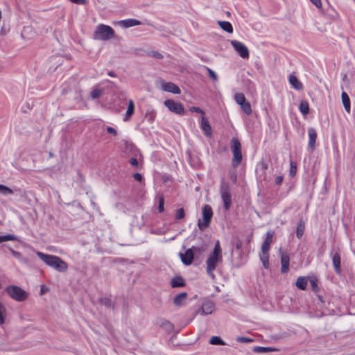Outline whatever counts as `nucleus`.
<instances>
[{
	"instance_id": "1",
	"label": "nucleus",
	"mask_w": 355,
	"mask_h": 355,
	"mask_svg": "<svg viewBox=\"0 0 355 355\" xmlns=\"http://www.w3.org/2000/svg\"><path fill=\"white\" fill-rule=\"evenodd\" d=\"M36 254L45 263L53 268L56 270L62 272H65L67 270V264L60 257L44 254L42 252H37Z\"/></svg>"
},
{
	"instance_id": "2",
	"label": "nucleus",
	"mask_w": 355,
	"mask_h": 355,
	"mask_svg": "<svg viewBox=\"0 0 355 355\" xmlns=\"http://www.w3.org/2000/svg\"><path fill=\"white\" fill-rule=\"evenodd\" d=\"M222 259L220 243L217 241L215 243L213 252L209 256L206 261L207 270L209 275L213 276V271L216 269L218 263L222 261Z\"/></svg>"
},
{
	"instance_id": "3",
	"label": "nucleus",
	"mask_w": 355,
	"mask_h": 355,
	"mask_svg": "<svg viewBox=\"0 0 355 355\" xmlns=\"http://www.w3.org/2000/svg\"><path fill=\"white\" fill-rule=\"evenodd\" d=\"M114 29L107 25L99 24L96 26L94 33V37L95 40L107 41L114 37Z\"/></svg>"
},
{
	"instance_id": "4",
	"label": "nucleus",
	"mask_w": 355,
	"mask_h": 355,
	"mask_svg": "<svg viewBox=\"0 0 355 355\" xmlns=\"http://www.w3.org/2000/svg\"><path fill=\"white\" fill-rule=\"evenodd\" d=\"M231 149L233 153L232 165L234 168H236L241 164L243 159L241 153V145L237 138H233L232 139Z\"/></svg>"
},
{
	"instance_id": "5",
	"label": "nucleus",
	"mask_w": 355,
	"mask_h": 355,
	"mask_svg": "<svg viewBox=\"0 0 355 355\" xmlns=\"http://www.w3.org/2000/svg\"><path fill=\"white\" fill-rule=\"evenodd\" d=\"M213 216L212 209L210 205H205L202 207V220H198V226L201 230L207 228L211 222Z\"/></svg>"
},
{
	"instance_id": "6",
	"label": "nucleus",
	"mask_w": 355,
	"mask_h": 355,
	"mask_svg": "<svg viewBox=\"0 0 355 355\" xmlns=\"http://www.w3.org/2000/svg\"><path fill=\"white\" fill-rule=\"evenodd\" d=\"M220 193L223 202L224 204V208L225 210H228L232 205V196L230 187L227 183L223 182L220 184Z\"/></svg>"
},
{
	"instance_id": "7",
	"label": "nucleus",
	"mask_w": 355,
	"mask_h": 355,
	"mask_svg": "<svg viewBox=\"0 0 355 355\" xmlns=\"http://www.w3.org/2000/svg\"><path fill=\"white\" fill-rule=\"evenodd\" d=\"M164 105L171 112L179 115H183L184 114V106L178 101L172 99H167L164 101Z\"/></svg>"
},
{
	"instance_id": "8",
	"label": "nucleus",
	"mask_w": 355,
	"mask_h": 355,
	"mask_svg": "<svg viewBox=\"0 0 355 355\" xmlns=\"http://www.w3.org/2000/svg\"><path fill=\"white\" fill-rule=\"evenodd\" d=\"M231 44L236 53L243 59L249 58V51L247 46L242 42L237 40H232Z\"/></svg>"
},
{
	"instance_id": "9",
	"label": "nucleus",
	"mask_w": 355,
	"mask_h": 355,
	"mask_svg": "<svg viewBox=\"0 0 355 355\" xmlns=\"http://www.w3.org/2000/svg\"><path fill=\"white\" fill-rule=\"evenodd\" d=\"M331 257L332 259L333 266L335 270V272L337 274H340L341 272V266H340V256L338 251V249L333 248L331 251Z\"/></svg>"
},
{
	"instance_id": "10",
	"label": "nucleus",
	"mask_w": 355,
	"mask_h": 355,
	"mask_svg": "<svg viewBox=\"0 0 355 355\" xmlns=\"http://www.w3.org/2000/svg\"><path fill=\"white\" fill-rule=\"evenodd\" d=\"M8 295L16 301L25 300L28 293L25 290H6Z\"/></svg>"
},
{
	"instance_id": "11",
	"label": "nucleus",
	"mask_w": 355,
	"mask_h": 355,
	"mask_svg": "<svg viewBox=\"0 0 355 355\" xmlns=\"http://www.w3.org/2000/svg\"><path fill=\"white\" fill-rule=\"evenodd\" d=\"M161 88L162 90L166 92H170L174 94H180L181 92L179 87L173 83L171 82H164L162 81L161 83Z\"/></svg>"
},
{
	"instance_id": "12",
	"label": "nucleus",
	"mask_w": 355,
	"mask_h": 355,
	"mask_svg": "<svg viewBox=\"0 0 355 355\" xmlns=\"http://www.w3.org/2000/svg\"><path fill=\"white\" fill-rule=\"evenodd\" d=\"M122 28H127L141 24V21L136 19H126L114 23Z\"/></svg>"
},
{
	"instance_id": "13",
	"label": "nucleus",
	"mask_w": 355,
	"mask_h": 355,
	"mask_svg": "<svg viewBox=\"0 0 355 355\" xmlns=\"http://www.w3.org/2000/svg\"><path fill=\"white\" fill-rule=\"evenodd\" d=\"M279 254L281 256V272L282 273H287L289 269V256L287 254H284L282 248H279Z\"/></svg>"
},
{
	"instance_id": "14",
	"label": "nucleus",
	"mask_w": 355,
	"mask_h": 355,
	"mask_svg": "<svg viewBox=\"0 0 355 355\" xmlns=\"http://www.w3.org/2000/svg\"><path fill=\"white\" fill-rule=\"evenodd\" d=\"M214 309V305L211 302H205L200 309L198 310L197 313L200 315L211 314Z\"/></svg>"
},
{
	"instance_id": "15",
	"label": "nucleus",
	"mask_w": 355,
	"mask_h": 355,
	"mask_svg": "<svg viewBox=\"0 0 355 355\" xmlns=\"http://www.w3.org/2000/svg\"><path fill=\"white\" fill-rule=\"evenodd\" d=\"M200 128L202 130L205 135H206L208 137H211L212 135V130L211 127L207 119V118L205 116H202L201 117V124Z\"/></svg>"
},
{
	"instance_id": "16",
	"label": "nucleus",
	"mask_w": 355,
	"mask_h": 355,
	"mask_svg": "<svg viewBox=\"0 0 355 355\" xmlns=\"http://www.w3.org/2000/svg\"><path fill=\"white\" fill-rule=\"evenodd\" d=\"M188 295L186 292H182L176 295L173 299V304L178 307L182 306L187 304Z\"/></svg>"
},
{
	"instance_id": "17",
	"label": "nucleus",
	"mask_w": 355,
	"mask_h": 355,
	"mask_svg": "<svg viewBox=\"0 0 355 355\" xmlns=\"http://www.w3.org/2000/svg\"><path fill=\"white\" fill-rule=\"evenodd\" d=\"M180 256L182 262L187 266H189L192 263L194 257L193 254L189 249L187 250L184 254L180 253Z\"/></svg>"
},
{
	"instance_id": "18",
	"label": "nucleus",
	"mask_w": 355,
	"mask_h": 355,
	"mask_svg": "<svg viewBox=\"0 0 355 355\" xmlns=\"http://www.w3.org/2000/svg\"><path fill=\"white\" fill-rule=\"evenodd\" d=\"M309 135V147L313 150L315 148V142L317 139V132L313 128H309L308 129Z\"/></svg>"
},
{
	"instance_id": "19",
	"label": "nucleus",
	"mask_w": 355,
	"mask_h": 355,
	"mask_svg": "<svg viewBox=\"0 0 355 355\" xmlns=\"http://www.w3.org/2000/svg\"><path fill=\"white\" fill-rule=\"evenodd\" d=\"M135 112V103L132 99H129L128 101V108L126 112L123 116L124 121H128Z\"/></svg>"
},
{
	"instance_id": "20",
	"label": "nucleus",
	"mask_w": 355,
	"mask_h": 355,
	"mask_svg": "<svg viewBox=\"0 0 355 355\" xmlns=\"http://www.w3.org/2000/svg\"><path fill=\"white\" fill-rule=\"evenodd\" d=\"M288 82L292 85V87L296 90L300 91L303 89L302 83L297 79V78L295 75L289 76Z\"/></svg>"
},
{
	"instance_id": "21",
	"label": "nucleus",
	"mask_w": 355,
	"mask_h": 355,
	"mask_svg": "<svg viewBox=\"0 0 355 355\" xmlns=\"http://www.w3.org/2000/svg\"><path fill=\"white\" fill-rule=\"evenodd\" d=\"M341 98L345 110L347 112L349 113L351 110V104L348 94L345 92H343L341 94Z\"/></svg>"
},
{
	"instance_id": "22",
	"label": "nucleus",
	"mask_w": 355,
	"mask_h": 355,
	"mask_svg": "<svg viewBox=\"0 0 355 355\" xmlns=\"http://www.w3.org/2000/svg\"><path fill=\"white\" fill-rule=\"evenodd\" d=\"M218 24L219 25L220 28L223 29L224 31L228 33H233V27L230 22L227 21H218Z\"/></svg>"
},
{
	"instance_id": "23",
	"label": "nucleus",
	"mask_w": 355,
	"mask_h": 355,
	"mask_svg": "<svg viewBox=\"0 0 355 355\" xmlns=\"http://www.w3.org/2000/svg\"><path fill=\"white\" fill-rule=\"evenodd\" d=\"M171 285L173 288L183 287L185 286L184 280L181 276H175L171 279Z\"/></svg>"
},
{
	"instance_id": "24",
	"label": "nucleus",
	"mask_w": 355,
	"mask_h": 355,
	"mask_svg": "<svg viewBox=\"0 0 355 355\" xmlns=\"http://www.w3.org/2000/svg\"><path fill=\"white\" fill-rule=\"evenodd\" d=\"M308 284V276H300L297 278L295 286L297 288H306Z\"/></svg>"
},
{
	"instance_id": "25",
	"label": "nucleus",
	"mask_w": 355,
	"mask_h": 355,
	"mask_svg": "<svg viewBox=\"0 0 355 355\" xmlns=\"http://www.w3.org/2000/svg\"><path fill=\"white\" fill-rule=\"evenodd\" d=\"M299 110L303 115H307L309 113V105L306 101H301L299 105Z\"/></svg>"
},
{
	"instance_id": "26",
	"label": "nucleus",
	"mask_w": 355,
	"mask_h": 355,
	"mask_svg": "<svg viewBox=\"0 0 355 355\" xmlns=\"http://www.w3.org/2000/svg\"><path fill=\"white\" fill-rule=\"evenodd\" d=\"M260 260L262 262V264L265 268H269V254L261 252L260 254Z\"/></svg>"
},
{
	"instance_id": "27",
	"label": "nucleus",
	"mask_w": 355,
	"mask_h": 355,
	"mask_svg": "<svg viewBox=\"0 0 355 355\" xmlns=\"http://www.w3.org/2000/svg\"><path fill=\"white\" fill-rule=\"evenodd\" d=\"M6 318V309L3 303L0 301V325L4 324Z\"/></svg>"
},
{
	"instance_id": "28",
	"label": "nucleus",
	"mask_w": 355,
	"mask_h": 355,
	"mask_svg": "<svg viewBox=\"0 0 355 355\" xmlns=\"http://www.w3.org/2000/svg\"><path fill=\"white\" fill-rule=\"evenodd\" d=\"M189 250H191L193 255H200L205 250V247L203 245L199 246H192Z\"/></svg>"
},
{
	"instance_id": "29",
	"label": "nucleus",
	"mask_w": 355,
	"mask_h": 355,
	"mask_svg": "<svg viewBox=\"0 0 355 355\" xmlns=\"http://www.w3.org/2000/svg\"><path fill=\"white\" fill-rule=\"evenodd\" d=\"M304 225L302 221H300L297 224V228H296V236L298 239H301L303 236L304 231Z\"/></svg>"
},
{
	"instance_id": "30",
	"label": "nucleus",
	"mask_w": 355,
	"mask_h": 355,
	"mask_svg": "<svg viewBox=\"0 0 355 355\" xmlns=\"http://www.w3.org/2000/svg\"><path fill=\"white\" fill-rule=\"evenodd\" d=\"M308 282H309L311 288H318V279L316 276L313 275H309Z\"/></svg>"
},
{
	"instance_id": "31",
	"label": "nucleus",
	"mask_w": 355,
	"mask_h": 355,
	"mask_svg": "<svg viewBox=\"0 0 355 355\" xmlns=\"http://www.w3.org/2000/svg\"><path fill=\"white\" fill-rule=\"evenodd\" d=\"M234 100L236 102L237 104L239 105H242L243 103H245L246 98L243 93H236L234 94Z\"/></svg>"
},
{
	"instance_id": "32",
	"label": "nucleus",
	"mask_w": 355,
	"mask_h": 355,
	"mask_svg": "<svg viewBox=\"0 0 355 355\" xmlns=\"http://www.w3.org/2000/svg\"><path fill=\"white\" fill-rule=\"evenodd\" d=\"M240 106L243 112L245 113L247 115H250L252 114V110L251 105L248 101H246Z\"/></svg>"
},
{
	"instance_id": "33",
	"label": "nucleus",
	"mask_w": 355,
	"mask_h": 355,
	"mask_svg": "<svg viewBox=\"0 0 355 355\" xmlns=\"http://www.w3.org/2000/svg\"><path fill=\"white\" fill-rule=\"evenodd\" d=\"M209 343L211 345H225V343L218 336H212L210 338Z\"/></svg>"
},
{
	"instance_id": "34",
	"label": "nucleus",
	"mask_w": 355,
	"mask_h": 355,
	"mask_svg": "<svg viewBox=\"0 0 355 355\" xmlns=\"http://www.w3.org/2000/svg\"><path fill=\"white\" fill-rule=\"evenodd\" d=\"M17 237L14 234H6L0 236V243L8 241H17Z\"/></svg>"
},
{
	"instance_id": "35",
	"label": "nucleus",
	"mask_w": 355,
	"mask_h": 355,
	"mask_svg": "<svg viewBox=\"0 0 355 355\" xmlns=\"http://www.w3.org/2000/svg\"><path fill=\"white\" fill-rule=\"evenodd\" d=\"M100 302L103 305H104L105 306H106L107 308H113L114 307L113 302L109 297H103L101 299Z\"/></svg>"
},
{
	"instance_id": "36",
	"label": "nucleus",
	"mask_w": 355,
	"mask_h": 355,
	"mask_svg": "<svg viewBox=\"0 0 355 355\" xmlns=\"http://www.w3.org/2000/svg\"><path fill=\"white\" fill-rule=\"evenodd\" d=\"M0 193L6 196L12 194L13 191L9 187L0 184Z\"/></svg>"
},
{
	"instance_id": "37",
	"label": "nucleus",
	"mask_w": 355,
	"mask_h": 355,
	"mask_svg": "<svg viewBox=\"0 0 355 355\" xmlns=\"http://www.w3.org/2000/svg\"><path fill=\"white\" fill-rule=\"evenodd\" d=\"M103 91L98 88H94L90 93V96L93 99L98 98L102 94Z\"/></svg>"
},
{
	"instance_id": "38",
	"label": "nucleus",
	"mask_w": 355,
	"mask_h": 355,
	"mask_svg": "<svg viewBox=\"0 0 355 355\" xmlns=\"http://www.w3.org/2000/svg\"><path fill=\"white\" fill-rule=\"evenodd\" d=\"M205 68L207 71L209 77L212 80L216 81L218 80V76L216 73V72L207 67H205Z\"/></svg>"
},
{
	"instance_id": "39",
	"label": "nucleus",
	"mask_w": 355,
	"mask_h": 355,
	"mask_svg": "<svg viewBox=\"0 0 355 355\" xmlns=\"http://www.w3.org/2000/svg\"><path fill=\"white\" fill-rule=\"evenodd\" d=\"M164 198L162 196L159 197V205H158V211L162 213L164 210Z\"/></svg>"
},
{
	"instance_id": "40",
	"label": "nucleus",
	"mask_w": 355,
	"mask_h": 355,
	"mask_svg": "<svg viewBox=\"0 0 355 355\" xmlns=\"http://www.w3.org/2000/svg\"><path fill=\"white\" fill-rule=\"evenodd\" d=\"M273 235V232H268L266 234V238L263 242L270 245L272 241Z\"/></svg>"
},
{
	"instance_id": "41",
	"label": "nucleus",
	"mask_w": 355,
	"mask_h": 355,
	"mask_svg": "<svg viewBox=\"0 0 355 355\" xmlns=\"http://www.w3.org/2000/svg\"><path fill=\"white\" fill-rule=\"evenodd\" d=\"M184 210L183 208H180L176 211L175 218L177 220L182 219L184 217Z\"/></svg>"
},
{
	"instance_id": "42",
	"label": "nucleus",
	"mask_w": 355,
	"mask_h": 355,
	"mask_svg": "<svg viewBox=\"0 0 355 355\" xmlns=\"http://www.w3.org/2000/svg\"><path fill=\"white\" fill-rule=\"evenodd\" d=\"M254 351L257 352L265 353V352H272V351H273V349L268 348V347H257L254 349Z\"/></svg>"
},
{
	"instance_id": "43",
	"label": "nucleus",
	"mask_w": 355,
	"mask_h": 355,
	"mask_svg": "<svg viewBox=\"0 0 355 355\" xmlns=\"http://www.w3.org/2000/svg\"><path fill=\"white\" fill-rule=\"evenodd\" d=\"M190 111L192 112L200 113L201 114V117L202 116H205V112L199 107L193 106V107H190Z\"/></svg>"
},
{
	"instance_id": "44",
	"label": "nucleus",
	"mask_w": 355,
	"mask_h": 355,
	"mask_svg": "<svg viewBox=\"0 0 355 355\" xmlns=\"http://www.w3.org/2000/svg\"><path fill=\"white\" fill-rule=\"evenodd\" d=\"M297 168L293 165V162L291 163V168L289 170V174L291 177H294L296 174Z\"/></svg>"
},
{
	"instance_id": "45",
	"label": "nucleus",
	"mask_w": 355,
	"mask_h": 355,
	"mask_svg": "<svg viewBox=\"0 0 355 355\" xmlns=\"http://www.w3.org/2000/svg\"><path fill=\"white\" fill-rule=\"evenodd\" d=\"M270 245L268 243H263L261 245V252L268 253Z\"/></svg>"
},
{
	"instance_id": "46",
	"label": "nucleus",
	"mask_w": 355,
	"mask_h": 355,
	"mask_svg": "<svg viewBox=\"0 0 355 355\" xmlns=\"http://www.w3.org/2000/svg\"><path fill=\"white\" fill-rule=\"evenodd\" d=\"M236 340L238 342L244 343H250L252 341V339L247 338V337H238L236 338Z\"/></svg>"
},
{
	"instance_id": "47",
	"label": "nucleus",
	"mask_w": 355,
	"mask_h": 355,
	"mask_svg": "<svg viewBox=\"0 0 355 355\" xmlns=\"http://www.w3.org/2000/svg\"><path fill=\"white\" fill-rule=\"evenodd\" d=\"M106 131L109 133V134H111L114 136H116L117 135V131L115 128H112V127H110V126H108L106 128Z\"/></svg>"
},
{
	"instance_id": "48",
	"label": "nucleus",
	"mask_w": 355,
	"mask_h": 355,
	"mask_svg": "<svg viewBox=\"0 0 355 355\" xmlns=\"http://www.w3.org/2000/svg\"><path fill=\"white\" fill-rule=\"evenodd\" d=\"M315 7L317 8H321L322 7V3L320 0H309Z\"/></svg>"
},
{
	"instance_id": "49",
	"label": "nucleus",
	"mask_w": 355,
	"mask_h": 355,
	"mask_svg": "<svg viewBox=\"0 0 355 355\" xmlns=\"http://www.w3.org/2000/svg\"><path fill=\"white\" fill-rule=\"evenodd\" d=\"M315 7L317 8H321L322 7V3L320 0H309Z\"/></svg>"
},
{
	"instance_id": "50",
	"label": "nucleus",
	"mask_w": 355,
	"mask_h": 355,
	"mask_svg": "<svg viewBox=\"0 0 355 355\" xmlns=\"http://www.w3.org/2000/svg\"><path fill=\"white\" fill-rule=\"evenodd\" d=\"M283 176L282 175H278L275 180V183L276 185H280L283 182Z\"/></svg>"
},
{
	"instance_id": "51",
	"label": "nucleus",
	"mask_w": 355,
	"mask_h": 355,
	"mask_svg": "<svg viewBox=\"0 0 355 355\" xmlns=\"http://www.w3.org/2000/svg\"><path fill=\"white\" fill-rule=\"evenodd\" d=\"M259 166L263 172L268 168V164L264 162H260Z\"/></svg>"
},
{
	"instance_id": "52",
	"label": "nucleus",
	"mask_w": 355,
	"mask_h": 355,
	"mask_svg": "<svg viewBox=\"0 0 355 355\" xmlns=\"http://www.w3.org/2000/svg\"><path fill=\"white\" fill-rule=\"evenodd\" d=\"M130 163L132 166H135V167H137V166H138V165H139L138 160H137V158H135V157H132V158L130 159Z\"/></svg>"
},
{
	"instance_id": "53",
	"label": "nucleus",
	"mask_w": 355,
	"mask_h": 355,
	"mask_svg": "<svg viewBox=\"0 0 355 355\" xmlns=\"http://www.w3.org/2000/svg\"><path fill=\"white\" fill-rule=\"evenodd\" d=\"M133 177L135 178V180H137L139 182H141V180H142V175H141V174H140L139 173H135L133 175Z\"/></svg>"
},
{
	"instance_id": "54",
	"label": "nucleus",
	"mask_w": 355,
	"mask_h": 355,
	"mask_svg": "<svg viewBox=\"0 0 355 355\" xmlns=\"http://www.w3.org/2000/svg\"><path fill=\"white\" fill-rule=\"evenodd\" d=\"M153 56L154 58H158V59H162L163 58L162 55H161L158 52H153Z\"/></svg>"
},
{
	"instance_id": "55",
	"label": "nucleus",
	"mask_w": 355,
	"mask_h": 355,
	"mask_svg": "<svg viewBox=\"0 0 355 355\" xmlns=\"http://www.w3.org/2000/svg\"><path fill=\"white\" fill-rule=\"evenodd\" d=\"M108 75H109L110 76H111V77H116V74H115V73H114V72H113V71H109V72H108Z\"/></svg>"
},
{
	"instance_id": "56",
	"label": "nucleus",
	"mask_w": 355,
	"mask_h": 355,
	"mask_svg": "<svg viewBox=\"0 0 355 355\" xmlns=\"http://www.w3.org/2000/svg\"><path fill=\"white\" fill-rule=\"evenodd\" d=\"M6 288H12V289H14V288H20L19 287L17 286H8Z\"/></svg>"
},
{
	"instance_id": "57",
	"label": "nucleus",
	"mask_w": 355,
	"mask_h": 355,
	"mask_svg": "<svg viewBox=\"0 0 355 355\" xmlns=\"http://www.w3.org/2000/svg\"><path fill=\"white\" fill-rule=\"evenodd\" d=\"M12 252L16 257L19 255V253L16 251L12 250Z\"/></svg>"
},
{
	"instance_id": "58",
	"label": "nucleus",
	"mask_w": 355,
	"mask_h": 355,
	"mask_svg": "<svg viewBox=\"0 0 355 355\" xmlns=\"http://www.w3.org/2000/svg\"><path fill=\"white\" fill-rule=\"evenodd\" d=\"M45 291H46V290L41 289V290H40V295H43L45 293Z\"/></svg>"
},
{
	"instance_id": "59",
	"label": "nucleus",
	"mask_w": 355,
	"mask_h": 355,
	"mask_svg": "<svg viewBox=\"0 0 355 355\" xmlns=\"http://www.w3.org/2000/svg\"><path fill=\"white\" fill-rule=\"evenodd\" d=\"M240 246H241V244H240V243H237V244H236V248H237L238 249L240 248Z\"/></svg>"
},
{
	"instance_id": "60",
	"label": "nucleus",
	"mask_w": 355,
	"mask_h": 355,
	"mask_svg": "<svg viewBox=\"0 0 355 355\" xmlns=\"http://www.w3.org/2000/svg\"><path fill=\"white\" fill-rule=\"evenodd\" d=\"M43 288H46L44 287V286L42 285L41 287V289H43Z\"/></svg>"
}]
</instances>
